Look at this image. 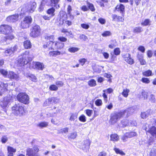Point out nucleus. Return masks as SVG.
Masks as SVG:
<instances>
[{
	"mask_svg": "<svg viewBox=\"0 0 156 156\" xmlns=\"http://www.w3.org/2000/svg\"><path fill=\"white\" fill-rule=\"evenodd\" d=\"M112 16L113 21L122 22L124 20V19L122 17L118 16L115 14L112 15Z\"/></svg>",
	"mask_w": 156,
	"mask_h": 156,
	"instance_id": "20",
	"label": "nucleus"
},
{
	"mask_svg": "<svg viewBox=\"0 0 156 156\" xmlns=\"http://www.w3.org/2000/svg\"><path fill=\"white\" fill-rule=\"evenodd\" d=\"M112 35V33L109 31H106L104 32L101 35L104 37H106Z\"/></svg>",
	"mask_w": 156,
	"mask_h": 156,
	"instance_id": "39",
	"label": "nucleus"
},
{
	"mask_svg": "<svg viewBox=\"0 0 156 156\" xmlns=\"http://www.w3.org/2000/svg\"><path fill=\"white\" fill-rule=\"evenodd\" d=\"M7 150V156H13V153H15L16 151V149L10 146L8 147Z\"/></svg>",
	"mask_w": 156,
	"mask_h": 156,
	"instance_id": "22",
	"label": "nucleus"
},
{
	"mask_svg": "<svg viewBox=\"0 0 156 156\" xmlns=\"http://www.w3.org/2000/svg\"><path fill=\"white\" fill-rule=\"evenodd\" d=\"M18 15H15L9 16L6 18V20L9 22H14L18 20Z\"/></svg>",
	"mask_w": 156,
	"mask_h": 156,
	"instance_id": "13",
	"label": "nucleus"
},
{
	"mask_svg": "<svg viewBox=\"0 0 156 156\" xmlns=\"http://www.w3.org/2000/svg\"><path fill=\"white\" fill-rule=\"evenodd\" d=\"M77 118V114H72L69 120L70 121H74Z\"/></svg>",
	"mask_w": 156,
	"mask_h": 156,
	"instance_id": "53",
	"label": "nucleus"
},
{
	"mask_svg": "<svg viewBox=\"0 0 156 156\" xmlns=\"http://www.w3.org/2000/svg\"><path fill=\"white\" fill-rule=\"evenodd\" d=\"M27 77L33 81L36 82L37 80L36 77L33 75L30 74L28 75Z\"/></svg>",
	"mask_w": 156,
	"mask_h": 156,
	"instance_id": "38",
	"label": "nucleus"
},
{
	"mask_svg": "<svg viewBox=\"0 0 156 156\" xmlns=\"http://www.w3.org/2000/svg\"><path fill=\"white\" fill-rule=\"evenodd\" d=\"M18 47L16 45H15L13 47L7 48L4 52V55L6 56H10L13 54L14 52L17 50Z\"/></svg>",
	"mask_w": 156,
	"mask_h": 156,
	"instance_id": "11",
	"label": "nucleus"
},
{
	"mask_svg": "<svg viewBox=\"0 0 156 156\" xmlns=\"http://www.w3.org/2000/svg\"><path fill=\"white\" fill-rule=\"evenodd\" d=\"M58 40L61 42H66L67 41V39L64 37H59L58 38Z\"/></svg>",
	"mask_w": 156,
	"mask_h": 156,
	"instance_id": "64",
	"label": "nucleus"
},
{
	"mask_svg": "<svg viewBox=\"0 0 156 156\" xmlns=\"http://www.w3.org/2000/svg\"><path fill=\"white\" fill-rule=\"evenodd\" d=\"M54 42H47L44 45V48L46 49V51H48L53 49Z\"/></svg>",
	"mask_w": 156,
	"mask_h": 156,
	"instance_id": "15",
	"label": "nucleus"
},
{
	"mask_svg": "<svg viewBox=\"0 0 156 156\" xmlns=\"http://www.w3.org/2000/svg\"><path fill=\"white\" fill-rule=\"evenodd\" d=\"M55 9L53 8H52L48 10L47 13L51 15L52 16H53L54 15V13L55 12Z\"/></svg>",
	"mask_w": 156,
	"mask_h": 156,
	"instance_id": "42",
	"label": "nucleus"
},
{
	"mask_svg": "<svg viewBox=\"0 0 156 156\" xmlns=\"http://www.w3.org/2000/svg\"><path fill=\"white\" fill-rule=\"evenodd\" d=\"M33 58L32 54H30V52L26 51L19 57L18 63L20 66L27 64L29 61H31Z\"/></svg>",
	"mask_w": 156,
	"mask_h": 156,
	"instance_id": "1",
	"label": "nucleus"
},
{
	"mask_svg": "<svg viewBox=\"0 0 156 156\" xmlns=\"http://www.w3.org/2000/svg\"><path fill=\"white\" fill-rule=\"evenodd\" d=\"M115 9L118 11H119L121 13H123L125 12V6L122 4H120L117 5Z\"/></svg>",
	"mask_w": 156,
	"mask_h": 156,
	"instance_id": "18",
	"label": "nucleus"
},
{
	"mask_svg": "<svg viewBox=\"0 0 156 156\" xmlns=\"http://www.w3.org/2000/svg\"><path fill=\"white\" fill-rule=\"evenodd\" d=\"M130 90L128 89H124L122 93V95L125 97L127 98L129 95Z\"/></svg>",
	"mask_w": 156,
	"mask_h": 156,
	"instance_id": "32",
	"label": "nucleus"
},
{
	"mask_svg": "<svg viewBox=\"0 0 156 156\" xmlns=\"http://www.w3.org/2000/svg\"><path fill=\"white\" fill-rule=\"evenodd\" d=\"M77 135L76 132H74L71 134L69 137L72 139H75Z\"/></svg>",
	"mask_w": 156,
	"mask_h": 156,
	"instance_id": "63",
	"label": "nucleus"
},
{
	"mask_svg": "<svg viewBox=\"0 0 156 156\" xmlns=\"http://www.w3.org/2000/svg\"><path fill=\"white\" fill-rule=\"evenodd\" d=\"M51 2L50 5L51 6H53L56 9H58L59 5L58 3L60 0H50Z\"/></svg>",
	"mask_w": 156,
	"mask_h": 156,
	"instance_id": "19",
	"label": "nucleus"
},
{
	"mask_svg": "<svg viewBox=\"0 0 156 156\" xmlns=\"http://www.w3.org/2000/svg\"><path fill=\"white\" fill-rule=\"evenodd\" d=\"M151 21L149 19H146L142 22L141 24L142 25L145 26H149L151 25Z\"/></svg>",
	"mask_w": 156,
	"mask_h": 156,
	"instance_id": "29",
	"label": "nucleus"
},
{
	"mask_svg": "<svg viewBox=\"0 0 156 156\" xmlns=\"http://www.w3.org/2000/svg\"><path fill=\"white\" fill-rule=\"evenodd\" d=\"M122 114L120 111L112 114L109 120L110 123L113 125L116 123L123 116Z\"/></svg>",
	"mask_w": 156,
	"mask_h": 156,
	"instance_id": "4",
	"label": "nucleus"
},
{
	"mask_svg": "<svg viewBox=\"0 0 156 156\" xmlns=\"http://www.w3.org/2000/svg\"><path fill=\"white\" fill-rule=\"evenodd\" d=\"M32 21V19L30 16H26L24 18L23 21L21 22V26L23 29L28 28Z\"/></svg>",
	"mask_w": 156,
	"mask_h": 156,
	"instance_id": "8",
	"label": "nucleus"
},
{
	"mask_svg": "<svg viewBox=\"0 0 156 156\" xmlns=\"http://www.w3.org/2000/svg\"><path fill=\"white\" fill-rule=\"evenodd\" d=\"M7 76L10 79H14L16 80H18L19 79V76L12 71L9 72Z\"/></svg>",
	"mask_w": 156,
	"mask_h": 156,
	"instance_id": "17",
	"label": "nucleus"
},
{
	"mask_svg": "<svg viewBox=\"0 0 156 156\" xmlns=\"http://www.w3.org/2000/svg\"><path fill=\"white\" fill-rule=\"evenodd\" d=\"M142 74L144 76H149L152 75V71L150 70L143 72Z\"/></svg>",
	"mask_w": 156,
	"mask_h": 156,
	"instance_id": "35",
	"label": "nucleus"
},
{
	"mask_svg": "<svg viewBox=\"0 0 156 156\" xmlns=\"http://www.w3.org/2000/svg\"><path fill=\"white\" fill-rule=\"evenodd\" d=\"M81 27L83 29H85V30H87L90 27L89 26L86 24L85 23H83L81 24Z\"/></svg>",
	"mask_w": 156,
	"mask_h": 156,
	"instance_id": "59",
	"label": "nucleus"
},
{
	"mask_svg": "<svg viewBox=\"0 0 156 156\" xmlns=\"http://www.w3.org/2000/svg\"><path fill=\"white\" fill-rule=\"evenodd\" d=\"M49 89L51 91H56L58 90V87L56 85L52 84L50 86Z\"/></svg>",
	"mask_w": 156,
	"mask_h": 156,
	"instance_id": "41",
	"label": "nucleus"
},
{
	"mask_svg": "<svg viewBox=\"0 0 156 156\" xmlns=\"http://www.w3.org/2000/svg\"><path fill=\"white\" fill-rule=\"evenodd\" d=\"M39 149L37 146H34L32 148H28L26 150V155L27 156H39L38 152Z\"/></svg>",
	"mask_w": 156,
	"mask_h": 156,
	"instance_id": "5",
	"label": "nucleus"
},
{
	"mask_svg": "<svg viewBox=\"0 0 156 156\" xmlns=\"http://www.w3.org/2000/svg\"><path fill=\"white\" fill-rule=\"evenodd\" d=\"M1 87L2 88V90H7V87L8 86V85L7 83H1L0 84Z\"/></svg>",
	"mask_w": 156,
	"mask_h": 156,
	"instance_id": "55",
	"label": "nucleus"
},
{
	"mask_svg": "<svg viewBox=\"0 0 156 156\" xmlns=\"http://www.w3.org/2000/svg\"><path fill=\"white\" fill-rule=\"evenodd\" d=\"M24 46L26 49L31 48V43L29 40H27L24 42Z\"/></svg>",
	"mask_w": 156,
	"mask_h": 156,
	"instance_id": "30",
	"label": "nucleus"
},
{
	"mask_svg": "<svg viewBox=\"0 0 156 156\" xmlns=\"http://www.w3.org/2000/svg\"><path fill=\"white\" fill-rule=\"evenodd\" d=\"M55 48L58 49H61L64 46V44L60 41L56 42L55 44Z\"/></svg>",
	"mask_w": 156,
	"mask_h": 156,
	"instance_id": "24",
	"label": "nucleus"
},
{
	"mask_svg": "<svg viewBox=\"0 0 156 156\" xmlns=\"http://www.w3.org/2000/svg\"><path fill=\"white\" fill-rule=\"evenodd\" d=\"M87 4L88 7L89 9H90L93 12L95 11V9L94 7L92 4H91L89 2H87Z\"/></svg>",
	"mask_w": 156,
	"mask_h": 156,
	"instance_id": "46",
	"label": "nucleus"
},
{
	"mask_svg": "<svg viewBox=\"0 0 156 156\" xmlns=\"http://www.w3.org/2000/svg\"><path fill=\"white\" fill-rule=\"evenodd\" d=\"M148 132L150 133L151 135L155 137H156V127L153 126L150 128Z\"/></svg>",
	"mask_w": 156,
	"mask_h": 156,
	"instance_id": "23",
	"label": "nucleus"
},
{
	"mask_svg": "<svg viewBox=\"0 0 156 156\" xmlns=\"http://www.w3.org/2000/svg\"><path fill=\"white\" fill-rule=\"evenodd\" d=\"M142 81L143 82L148 83H150V81L148 78H143L142 79Z\"/></svg>",
	"mask_w": 156,
	"mask_h": 156,
	"instance_id": "61",
	"label": "nucleus"
},
{
	"mask_svg": "<svg viewBox=\"0 0 156 156\" xmlns=\"http://www.w3.org/2000/svg\"><path fill=\"white\" fill-rule=\"evenodd\" d=\"M88 85L91 87H94L96 85V81L94 79H91L88 82Z\"/></svg>",
	"mask_w": 156,
	"mask_h": 156,
	"instance_id": "31",
	"label": "nucleus"
},
{
	"mask_svg": "<svg viewBox=\"0 0 156 156\" xmlns=\"http://www.w3.org/2000/svg\"><path fill=\"white\" fill-rule=\"evenodd\" d=\"M12 110V113L17 116H21L25 113L24 108L19 104L14 105Z\"/></svg>",
	"mask_w": 156,
	"mask_h": 156,
	"instance_id": "3",
	"label": "nucleus"
},
{
	"mask_svg": "<svg viewBox=\"0 0 156 156\" xmlns=\"http://www.w3.org/2000/svg\"><path fill=\"white\" fill-rule=\"evenodd\" d=\"M124 60L128 63L132 64L134 63V61L130 57V55L128 53H126L123 56Z\"/></svg>",
	"mask_w": 156,
	"mask_h": 156,
	"instance_id": "12",
	"label": "nucleus"
},
{
	"mask_svg": "<svg viewBox=\"0 0 156 156\" xmlns=\"http://www.w3.org/2000/svg\"><path fill=\"white\" fill-rule=\"evenodd\" d=\"M95 104L98 106H101L102 104V100L101 99H97L95 101Z\"/></svg>",
	"mask_w": 156,
	"mask_h": 156,
	"instance_id": "57",
	"label": "nucleus"
},
{
	"mask_svg": "<svg viewBox=\"0 0 156 156\" xmlns=\"http://www.w3.org/2000/svg\"><path fill=\"white\" fill-rule=\"evenodd\" d=\"M149 100L151 103H155L156 101V99L154 95L153 94H151L150 96Z\"/></svg>",
	"mask_w": 156,
	"mask_h": 156,
	"instance_id": "50",
	"label": "nucleus"
},
{
	"mask_svg": "<svg viewBox=\"0 0 156 156\" xmlns=\"http://www.w3.org/2000/svg\"><path fill=\"white\" fill-rule=\"evenodd\" d=\"M84 147L88 149L90 145V142L89 140H86L84 141Z\"/></svg>",
	"mask_w": 156,
	"mask_h": 156,
	"instance_id": "47",
	"label": "nucleus"
},
{
	"mask_svg": "<svg viewBox=\"0 0 156 156\" xmlns=\"http://www.w3.org/2000/svg\"><path fill=\"white\" fill-rule=\"evenodd\" d=\"M86 113L89 117L93 113V111L90 109H87L85 111Z\"/></svg>",
	"mask_w": 156,
	"mask_h": 156,
	"instance_id": "58",
	"label": "nucleus"
},
{
	"mask_svg": "<svg viewBox=\"0 0 156 156\" xmlns=\"http://www.w3.org/2000/svg\"><path fill=\"white\" fill-rule=\"evenodd\" d=\"M44 38L47 42H53L54 36L53 35H46L44 36Z\"/></svg>",
	"mask_w": 156,
	"mask_h": 156,
	"instance_id": "27",
	"label": "nucleus"
},
{
	"mask_svg": "<svg viewBox=\"0 0 156 156\" xmlns=\"http://www.w3.org/2000/svg\"><path fill=\"white\" fill-rule=\"evenodd\" d=\"M80 39V40L84 41H86L88 39L87 37L84 34H80L79 36Z\"/></svg>",
	"mask_w": 156,
	"mask_h": 156,
	"instance_id": "56",
	"label": "nucleus"
},
{
	"mask_svg": "<svg viewBox=\"0 0 156 156\" xmlns=\"http://www.w3.org/2000/svg\"><path fill=\"white\" fill-rule=\"evenodd\" d=\"M123 114V116L126 115V116H129L130 114L134 112V110L133 108H130L126 109L121 111Z\"/></svg>",
	"mask_w": 156,
	"mask_h": 156,
	"instance_id": "14",
	"label": "nucleus"
},
{
	"mask_svg": "<svg viewBox=\"0 0 156 156\" xmlns=\"http://www.w3.org/2000/svg\"><path fill=\"white\" fill-rule=\"evenodd\" d=\"M152 113V111L151 109H148L145 112H142L141 116L142 119H144L149 117Z\"/></svg>",
	"mask_w": 156,
	"mask_h": 156,
	"instance_id": "16",
	"label": "nucleus"
},
{
	"mask_svg": "<svg viewBox=\"0 0 156 156\" xmlns=\"http://www.w3.org/2000/svg\"><path fill=\"white\" fill-rule=\"evenodd\" d=\"M79 119L80 121L83 122H85L86 121V117L83 114L82 115L79 117Z\"/></svg>",
	"mask_w": 156,
	"mask_h": 156,
	"instance_id": "40",
	"label": "nucleus"
},
{
	"mask_svg": "<svg viewBox=\"0 0 156 156\" xmlns=\"http://www.w3.org/2000/svg\"><path fill=\"white\" fill-rule=\"evenodd\" d=\"M0 73L5 77H7L8 76L7 72L4 69H0Z\"/></svg>",
	"mask_w": 156,
	"mask_h": 156,
	"instance_id": "48",
	"label": "nucleus"
},
{
	"mask_svg": "<svg viewBox=\"0 0 156 156\" xmlns=\"http://www.w3.org/2000/svg\"><path fill=\"white\" fill-rule=\"evenodd\" d=\"M139 60L140 62V63L141 65H145L146 64L147 62L146 61L143 59L142 56L141 58H139Z\"/></svg>",
	"mask_w": 156,
	"mask_h": 156,
	"instance_id": "54",
	"label": "nucleus"
},
{
	"mask_svg": "<svg viewBox=\"0 0 156 156\" xmlns=\"http://www.w3.org/2000/svg\"><path fill=\"white\" fill-rule=\"evenodd\" d=\"M61 54H62L59 51H53L49 52V55L50 56L56 57L57 55H60Z\"/></svg>",
	"mask_w": 156,
	"mask_h": 156,
	"instance_id": "25",
	"label": "nucleus"
},
{
	"mask_svg": "<svg viewBox=\"0 0 156 156\" xmlns=\"http://www.w3.org/2000/svg\"><path fill=\"white\" fill-rule=\"evenodd\" d=\"M120 51L119 48H117L114 50V53L116 55H118L120 54Z\"/></svg>",
	"mask_w": 156,
	"mask_h": 156,
	"instance_id": "60",
	"label": "nucleus"
},
{
	"mask_svg": "<svg viewBox=\"0 0 156 156\" xmlns=\"http://www.w3.org/2000/svg\"><path fill=\"white\" fill-rule=\"evenodd\" d=\"M18 100L24 104H28L29 102V98L28 95L25 93H19L17 96Z\"/></svg>",
	"mask_w": 156,
	"mask_h": 156,
	"instance_id": "6",
	"label": "nucleus"
},
{
	"mask_svg": "<svg viewBox=\"0 0 156 156\" xmlns=\"http://www.w3.org/2000/svg\"><path fill=\"white\" fill-rule=\"evenodd\" d=\"M141 95H140V98H144V99L147 98V93L144 90H142L141 93Z\"/></svg>",
	"mask_w": 156,
	"mask_h": 156,
	"instance_id": "33",
	"label": "nucleus"
},
{
	"mask_svg": "<svg viewBox=\"0 0 156 156\" xmlns=\"http://www.w3.org/2000/svg\"><path fill=\"white\" fill-rule=\"evenodd\" d=\"M30 68L42 70L44 68V66L42 63L39 62H33L30 64Z\"/></svg>",
	"mask_w": 156,
	"mask_h": 156,
	"instance_id": "9",
	"label": "nucleus"
},
{
	"mask_svg": "<svg viewBox=\"0 0 156 156\" xmlns=\"http://www.w3.org/2000/svg\"><path fill=\"white\" fill-rule=\"evenodd\" d=\"M126 133L129 138H131L133 136H136V133L133 132H129L127 133Z\"/></svg>",
	"mask_w": 156,
	"mask_h": 156,
	"instance_id": "45",
	"label": "nucleus"
},
{
	"mask_svg": "<svg viewBox=\"0 0 156 156\" xmlns=\"http://www.w3.org/2000/svg\"><path fill=\"white\" fill-rule=\"evenodd\" d=\"M119 139L118 136L116 134H112L110 136V140L114 142L117 141Z\"/></svg>",
	"mask_w": 156,
	"mask_h": 156,
	"instance_id": "26",
	"label": "nucleus"
},
{
	"mask_svg": "<svg viewBox=\"0 0 156 156\" xmlns=\"http://www.w3.org/2000/svg\"><path fill=\"white\" fill-rule=\"evenodd\" d=\"M50 100H53V102L55 103L58 102L59 101V99L54 97L51 98V99Z\"/></svg>",
	"mask_w": 156,
	"mask_h": 156,
	"instance_id": "62",
	"label": "nucleus"
},
{
	"mask_svg": "<svg viewBox=\"0 0 156 156\" xmlns=\"http://www.w3.org/2000/svg\"><path fill=\"white\" fill-rule=\"evenodd\" d=\"M129 138L127 134L126 133L123 136H122L121 138V139L122 140L123 142H126L127 140V139Z\"/></svg>",
	"mask_w": 156,
	"mask_h": 156,
	"instance_id": "52",
	"label": "nucleus"
},
{
	"mask_svg": "<svg viewBox=\"0 0 156 156\" xmlns=\"http://www.w3.org/2000/svg\"><path fill=\"white\" fill-rule=\"evenodd\" d=\"M0 32L5 34H11L12 32V28L8 25H2L0 26Z\"/></svg>",
	"mask_w": 156,
	"mask_h": 156,
	"instance_id": "7",
	"label": "nucleus"
},
{
	"mask_svg": "<svg viewBox=\"0 0 156 156\" xmlns=\"http://www.w3.org/2000/svg\"><path fill=\"white\" fill-rule=\"evenodd\" d=\"M36 6V3L34 2H31L28 6L26 5L22 6L19 9V10L21 9V15L24 14L26 12L32 13L35 10Z\"/></svg>",
	"mask_w": 156,
	"mask_h": 156,
	"instance_id": "2",
	"label": "nucleus"
},
{
	"mask_svg": "<svg viewBox=\"0 0 156 156\" xmlns=\"http://www.w3.org/2000/svg\"><path fill=\"white\" fill-rule=\"evenodd\" d=\"M8 140V138L6 136H3L1 139V141L3 144L6 143L7 141Z\"/></svg>",
	"mask_w": 156,
	"mask_h": 156,
	"instance_id": "51",
	"label": "nucleus"
},
{
	"mask_svg": "<svg viewBox=\"0 0 156 156\" xmlns=\"http://www.w3.org/2000/svg\"><path fill=\"white\" fill-rule=\"evenodd\" d=\"M114 150L117 154H119L122 155H125L124 153L119 149L116 148H115L114 149Z\"/></svg>",
	"mask_w": 156,
	"mask_h": 156,
	"instance_id": "43",
	"label": "nucleus"
},
{
	"mask_svg": "<svg viewBox=\"0 0 156 156\" xmlns=\"http://www.w3.org/2000/svg\"><path fill=\"white\" fill-rule=\"evenodd\" d=\"M48 125V123L46 122H40L38 124V126L41 128L47 127Z\"/></svg>",
	"mask_w": 156,
	"mask_h": 156,
	"instance_id": "36",
	"label": "nucleus"
},
{
	"mask_svg": "<svg viewBox=\"0 0 156 156\" xmlns=\"http://www.w3.org/2000/svg\"><path fill=\"white\" fill-rule=\"evenodd\" d=\"M7 34V35L5 37V38H6V40H11L13 39L14 38V36L12 34Z\"/></svg>",
	"mask_w": 156,
	"mask_h": 156,
	"instance_id": "44",
	"label": "nucleus"
},
{
	"mask_svg": "<svg viewBox=\"0 0 156 156\" xmlns=\"http://www.w3.org/2000/svg\"><path fill=\"white\" fill-rule=\"evenodd\" d=\"M121 124L123 127L130 126V124L129 123V121L126 119L122 120L121 121Z\"/></svg>",
	"mask_w": 156,
	"mask_h": 156,
	"instance_id": "34",
	"label": "nucleus"
},
{
	"mask_svg": "<svg viewBox=\"0 0 156 156\" xmlns=\"http://www.w3.org/2000/svg\"><path fill=\"white\" fill-rule=\"evenodd\" d=\"M10 98H6L4 99L3 102L1 103V105L3 108L6 107L10 102Z\"/></svg>",
	"mask_w": 156,
	"mask_h": 156,
	"instance_id": "21",
	"label": "nucleus"
},
{
	"mask_svg": "<svg viewBox=\"0 0 156 156\" xmlns=\"http://www.w3.org/2000/svg\"><path fill=\"white\" fill-rule=\"evenodd\" d=\"M68 130L69 128H68L66 127L59 130L58 131V133H66L68 132Z\"/></svg>",
	"mask_w": 156,
	"mask_h": 156,
	"instance_id": "49",
	"label": "nucleus"
},
{
	"mask_svg": "<svg viewBox=\"0 0 156 156\" xmlns=\"http://www.w3.org/2000/svg\"><path fill=\"white\" fill-rule=\"evenodd\" d=\"M79 50V49L76 47H70L68 49V51L71 53H75L78 51Z\"/></svg>",
	"mask_w": 156,
	"mask_h": 156,
	"instance_id": "37",
	"label": "nucleus"
},
{
	"mask_svg": "<svg viewBox=\"0 0 156 156\" xmlns=\"http://www.w3.org/2000/svg\"><path fill=\"white\" fill-rule=\"evenodd\" d=\"M40 33V27L38 25H36L34 27L30 35L33 37H36L38 36Z\"/></svg>",
	"mask_w": 156,
	"mask_h": 156,
	"instance_id": "10",
	"label": "nucleus"
},
{
	"mask_svg": "<svg viewBox=\"0 0 156 156\" xmlns=\"http://www.w3.org/2000/svg\"><path fill=\"white\" fill-rule=\"evenodd\" d=\"M143 31L142 27H134L133 30V32L134 33H139L142 32Z\"/></svg>",
	"mask_w": 156,
	"mask_h": 156,
	"instance_id": "28",
	"label": "nucleus"
}]
</instances>
